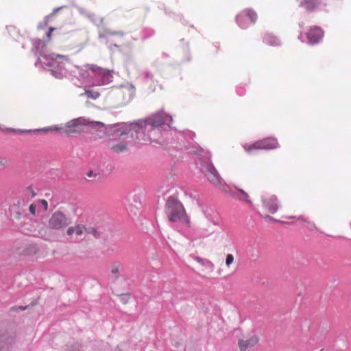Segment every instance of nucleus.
I'll use <instances>...</instances> for the list:
<instances>
[{
  "label": "nucleus",
  "mask_w": 351,
  "mask_h": 351,
  "mask_svg": "<svg viewBox=\"0 0 351 351\" xmlns=\"http://www.w3.org/2000/svg\"><path fill=\"white\" fill-rule=\"evenodd\" d=\"M147 123L154 128L159 127L162 125L166 124L170 127L172 122V117L166 114L164 111L161 110L152 117H149L147 121Z\"/></svg>",
  "instance_id": "7"
},
{
  "label": "nucleus",
  "mask_w": 351,
  "mask_h": 351,
  "mask_svg": "<svg viewBox=\"0 0 351 351\" xmlns=\"http://www.w3.org/2000/svg\"><path fill=\"white\" fill-rule=\"evenodd\" d=\"M166 213L169 221L189 224L190 221L182 204L176 198L169 197L166 203Z\"/></svg>",
  "instance_id": "1"
},
{
  "label": "nucleus",
  "mask_w": 351,
  "mask_h": 351,
  "mask_svg": "<svg viewBox=\"0 0 351 351\" xmlns=\"http://www.w3.org/2000/svg\"><path fill=\"white\" fill-rule=\"evenodd\" d=\"M50 60L49 66L51 67V71L52 75L56 78L62 79L64 77V73L60 70H64L65 57L53 53L50 55Z\"/></svg>",
  "instance_id": "6"
},
{
  "label": "nucleus",
  "mask_w": 351,
  "mask_h": 351,
  "mask_svg": "<svg viewBox=\"0 0 351 351\" xmlns=\"http://www.w3.org/2000/svg\"><path fill=\"white\" fill-rule=\"evenodd\" d=\"M324 36V32L322 28L313 26L306 33V37L311 44L318 43Z\"/></svg>",
  "instance_id": "11"
},
{
  "label": "nucleus",
  "mask_w": 351,
  "mask_h": 351,
  "mask_svg": "<svg viewBox=\"0 0 351 351\" xmlns=\"http://www.w3.org/2000/svg\"><path fill=\"white\" fill-rule=\"evenodd\" d=\"M201 169L210 182L215 185L221 184L220 176L213 165L206 163L202 166Z\"/></svg>",
  "instance_id": "10"
},
{
  "label": "nucleus",
  "mask_w": 351,
  "mask_h": 351,
  "mask_svg": "<svg viewBox=\"0 0 351 351\" xmlns=\"http://www.w3.org/2000/svg\"><path fill=\"white\" fill-rule=\"evenodd\" d=\"M107 35H110V36H123V32H110V31H108L106 32Z\"/></svg>",
  "instance_id": "27"
},
{
  "label": "nucleus",
  "mask_w": 351,
  "mask_h": 351,
  "mask_svg": "<svg viewBox=\"0 0 351 351\" xmlns=\"http://www.w3.org/2000/svg\"><path fill=\"white\" fill-rule=\"evenodd\" d=\"M263 42L273 47L278 46L280 44L278 38L271 33H266L264 34Z\"/></svg>",
  "instance_id": "15"
},
{
  "label": "nucleus",
  "mask_w": 351,
  "mask_h": 351,
  "mask_svg": "<svg viewBox=\"0 0 351 351\" xmlns=\"http://www.w3.org/2000/svg\"><path fill=\"white\" fill-rule=\"evenodd\" d=\"M36 206L34 204H30L29 207V213L33 215L34 216L36 215Z\"/></svg>",
  "instance_id": "26"
},
{
  "label": "nucleus",
  "mask_w": 351,
  "mask_h": 351,
  "mask_svg": "<svg viewBox=\"0 0 351 351\" xmlns=\"http://www.w3.org/2000/svg\"><path fill=\"white\" fill-rule=\"evenodd\" d=\"M38 252V248L35 245L31 244L25 247L22 251L19 254L24 256H32L36 254Z\"/></svg>",
  "instance_id": "16"
},
{
  "label": "nucleus",
  "mask_w": 351,
  "mask_h": 351,
  "mask_svg": "<svg viewBox=\"0 0 351 351\" xmlns=\"http://www.w3.org/2000/svg\"><path fill=\"white\" fill-rule=\"evenodd\" d=\"M10 165V160L5 157L0 158V169L7 167Z\"/></svg>",
  "instance_id": "24"
},
{
  "label": "nucleus",
  "mask_w": 351,
  "mask_h": 351,
  "mask_svg": "<svg viewBox=\"0 0 351 351\" xmlns=\"http://www.w3.org/2000/svg\"><path fill=\"white\" fill-rule=\"evenodd\" d=\"M280 202L277 196L274 195H265L262 197V207L265 211L264 218L267 220L274 221L268 214H275L280 208Z\"/></svg>",
  "instance_id": "4"
},
{
  "label": "nucleus",
  "mask_w": 351,
  "mask_h": 351,
  "mask_svg": "<svg viewBox=\"0 0 351 351\" xmlns=\"http://www.w3.org/2000/svg\"><path fill=\"white\" fill-rule=\"evenodd\" d=\"M278 147L279 143L276 138L268 137L257 141L252 145H245L243 147L247 153H251L254 149H273Z\"/></svg>",
  "instance_id": "5"
},
{
  "label": "nucleus",
  "mask_w": 351,
  "mask_h": 351,
  "mask_svg": "<svg viewBox=\"0 0 351 351\" xmlns=\"http://www.w3.org/2000/svg\"><path fill=\"white\" fill-rule=\"evenodd\" d=\"M195 261L197 262H198L199 263H201V264L203 263V260L201 258H199V257H196L195 258Z\"/></svg>",
  "instance_id": "31"
},
{
  "label": "nucleus",
  "mask_w": 351,
  "mask_h": 351,
  "mask_svg": "<svg viewBox=\"0 0 351 351\" xmlns=\"http://www.w3.org/2000/svg\"><path fill=\"white\" fill-rule=\"evenodd\" d=\"M85 95L87 96L88 98H90L93 99H96L100 96L99 93L94 91L93 90H86Z\"/></svg>",
  "instance_id": "22"
},
{
  "label": "nucleus",
  "mask_w": 351,
  "mask_h": 351,
  "mask_svg": "<svg viewBox=\"0 0 351 351\" xmlns=\"http://www.w3.org/2000/svg\"><path fill=\"white\" fill-rule=\"evenodd\" d=\"M319 0H304L302 5L308 10H313L318 4Z\"/></svg>",
  "instance_id": "17"
},
{
  "label": "nucleus",
  "mask_w": 351,
  "mask_h": 351,
  "mask_svg": "<svg viewBox=\"0 0 351 351\" xmlns=\"http://www.w3.org/2000/svg\"><path fill=\"white\" fill-rule=\"evenodd\" d=\"M99 68H97L96 66H94V65H92L90 67V69L93 70V71H97Z\"/></svg>",
  "instance_id": "32"
},
{
  "label": "nucleus",
  "mask_w": 351,
  "mask_h": 351,
  "mask_svg": "<svg viewBox=\"0 0 351 351\" xmlns=\"http://www.w3.org/2000/svg\"><path fill=\"white\" fill-rule=\"evenodd\" d=\"M54 30V28L53 27H51L49 31L48 32V33L47 34V38H51V32Z\"/></svg>",
  "instance_id": "30"
},
{
  "label": "nucleus",
  "mask_w": 351,
  "mask_h": 351,
  "mask_svg": "<svg viewBox=\"0 0 351 351\" xmlns=\"http://www.w3.org/2000/svg\"><path fill=\"white\" fill-rule=\"evenodd\" d=\"M62 130V128L61 127H58L57 125H52V126H50V127H48V128H42V129H40V130H38L37 131L38 132H49V131H60Z\"/></svg>",
  "instance_id": "23"
},
{
  "label": "nucleus",
  "mask_w": 351,
  "mask_h": 351,
  "mask_svg": "<svg viewBox=\"0 0 351 351\" xmlns=\"http://www.w3.org/2000/svg\"><path fill=\"white\" fill-rule=\"evenodd\" d=\"M86 234H90L93 235L95 237H98V232L97 229L94 227H85V231H84V237Z\"/></svg>",
  "instance_id": "21"
},
{
  "label": "nucleus",
  "mask_w": 351,
  "mask_h": 351,
  "mask_svg": "<svg viewBox=\"0 0 351 351\" xmlns=\"http://www.w3.org/2000/svg\"><path fill=\"white\" fill-rule=\"evenodd\" d=\"M120 265L117 263H114L110 266V273L112 277L115 279H118L120 276Z\"/></svg>",
  "instance_id": "18"
},
{
  "label": "nucleus",
  "mask_w": 351,
  "mask_h": 351,
  "mask_svg": "<svg viewBox=\"0 0 351 351\" xmlns=\"http://www.w3.org/2000/svg\"><path fill=\"white\" fill-rule=\"evenodd\" d=\"M239 195H238V199L241 201L245 202L247 203L251 204L252 202L250 199L249 195L247 193H245L244 191L241 189L238 190Z\"/></svg>",
  "instance_id": "19"
},
{
  "label": "nucleus",
  "mask_w": 351,
  "mask_h": 351,
  "mask_svg": "<svg viewBox=\"0 0 351 351\" xmlns=\"http://www.w3.org/2000/svg\"><path fill=\"white\" fill-rule=\"evenodd\" d=\"M86 125L92 129L99 130L104 127V124L99 121L86 122L85 120L77 119L67 123V134L76 132H82Z\"/></svg>",
  "instance_id": "3"
},
{
  "label": "nucleus",
  "mask_w": 351,
  "mask_h": 351,
  "mask_svg": "<svg viewBox=\"0 0 351 351\" xmlns=\"http://www.w3.org/2000/svg\"><path fill=\"white\" fill-rule=\"evenodd\" d=\"M19 308H20L21 309H22V310H24V309L25 308H23V307H22V306H20Z\"/></svg>",
  "instance_id": "34"
},
{
  "label": "nucleus",
  "mask_w": 351,
  "mask_h": 351,
  "mask_svg": "<svg viewBox=\"0 0 351 351\" xmlns=\"http://www.w3.org/2000/svg\"><path fill=\"white\" fill-rule=\"evenodd\" d=\"M289 219H293V218H296L295 217H288Z\"/></svg>",
  "instance_id": "33"
},
{
  "label": "nucleus",
  "mask_w": 351,
  "mask_h": 351,
  "mask_svg": "<svg viewBox=\"0 0 351 351\" xmlns=\"http://www.w3.org/2000/svg\"><path fill=\"white\" fill-rule=\"evenodd\" d=\"M85 226L77 224L67 228V241L77 243L82 241L84 237Z\"/></svg>",
  "instance_id": "8"
},
{
  "label": "nucleus",
  "mask_w": 351,
  "mask_h": 351,
  "mask_svg": "<svg viewBox=\"0 0 351 351\" xmlns=\"http://www.w3.org/2000/svg\"><path fill=\"white\" fill-rule=\"evenodd\" d=\"M234 256L232 254H228L227 256H226V265L227 267H230V265L233 263L234 261Z\"/></svg>",
  "instance_id": "25"
},
{
  "label": "nucleus",
  "mask_w": 351,
  "mask_h": 351,
  "mask_svg": "<svg viewBox=\"0 0 351 351\" xmlns=\"http://www.w3.org/2000/svg\"><path fill=\"white\" fill-rule=\"evenodd\" d=\"M49 226L54 229L61 228L65 223V217L63 213L56 212L49 219Z\"/></svg>",
  "instance_id": "13"
},
{
  "label": "nucleus",
  "mask_w": 351,
  "mask_h": 351,
  "mask_svg": "<svg viewBox=\"0 0 351 351\" xmlns=\"http://www.w3.org/2000/svg\"><path fill=\"white\" fill-rule=\"evenodd\" d=\"M69 206H70L71 211L74 215H81L82 210V208L81 206H80V205H78L77 204H74V203H70Z\"/></svg>",
  "instance_id": "20"
},
{
  "label": "nucleus",
  "mask_w": 351,
  "mask_h": 351,
  "mask_svg": "<svg viewBox=\"0 0 351 351\" xmlns=\"http://www.w3.org/2000/svg\"><path fill=\"white\" fill-rule=\"evenodd\" d=\"M130 132L117 131L113 138H110L108 145L114 153L119 154L128 149V145L131 141L132 134Z\"/></svg>",
  "instance_id": "2"
},
{
  "label": "nucleus",
  "mask_w": 351,
  "mask_h": 351,
  "mask_svg": "<svg viewBox=\"0 0 351 351\" xmlns=\"http://www.w3.org/2000/svg\"><path fill=\"white\" fill-rule=\"evenodd\" d=\"M259 342V338L256 335H252L246 340L239 339L238 344L240 351H246L256 346Z\"/></svg>",
  "instance_id": "12"
},
{
  "label": "nucleus",
  "mask_w": 351,
  "mask_h": 351,
  "mask_svg": "<svg viewBox=\"0 0 351 351\" xmlns=\"http://www.w3.org/2000/svg\"><path fill=\"white\" fill-rule=\"evenodd\" d=\"M98 175L97 173H95L93 171L90 170L86 173V176L88 178H95Z\"/></svg>",
  "instance_id": "29"
},
{
  "label": "nucleus",
  "mask_w": 351,
  "mask_h": 351,
  "mask_svg": "<svg viewBox=\"0 0 351 351\" xmlns=\"http://www.w3.org/2000/svg\"><path fill=\"white\" fill-rule=\"evenodd\" d=\"M15 335L10 336L6 334H0V344L3 350L9 351L11 346L14 343Z\"/></svg>",
  "instance_id": "14"
},
{
  "label": "nucleus",
  "mask_w": 351,
  "mask_h": 351,
  "mask_svg": "<svg viewBox=\"0 0 351 351\" xmlns=\"http://www.w3.org/2000/svg\"><path fill=\"white\" fill-rule=\"evenodd\" d=\"M257 18V14L255 11L251 9H246L242 11L237 16V21L241 28L245 29L248 26V24L246 21L247 19H249L251 23H254L256 21Z\"/></svg>",
  "instance_id": "9"
},
{
  "label": "nucleus",
  "mask_w": 351,
  "mask_h": 351,
  "mask_svg": "<svg viewBox=\"0 0 351 351\" xmlns=\"http://www.w3.org/2000/svg\"><path fill=\"white\" fill-rule=\"evenodd\" d=\"M40 203L42 204L43 209L45 211L47 210L48 209V203L45 199H41L40 200Z\"/></svg>",
  "instance_id": "28"
}]
</instances>
